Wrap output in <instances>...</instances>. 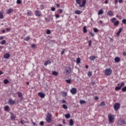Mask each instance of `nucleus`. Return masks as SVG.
<instances>
[{
	"instance_id": "nucleus-1",
	"label": "nucleus",
	"mask_w": 126,
	"mask_h": 126,
	"mask_svg": "<svg viewBox=\"0 0 126 126\" xmlns=\"http://www.w3.org/2000/svg\"><path fill=\"white\" fill-rule=\"evenodd\" d=\"M76 0V2L79 5V7H84L86 4V0Z\"/></svg>"
},
{
	"instance_id": "nucleus-2",
	"label": "nucleus",
	"mask_w": 126,
	"mask_h": 126,
	"mask_svg": "<svg viewBox=\"0 0 126 126\" xmlns=\"http://www.w3.org/2000/svg\"><path fill=\"white\" fill-rule=\"evenodd\" d=\"M108 121L110 124H113L114 121H115V115H113L111 114H108Z\"/></svg>"
},
{
	"instance_id": "nucleus-3",
	"label": "nucleus",
	"mask_w": 126,
	"mask_h": 126,
	"mask_svg": "<svg viewBox=\"0 0 126 126\" xmlns=\"http://www.w3.org/2000/svg\"><path fill=\"white\" fill-rule=\"evenodd\" d=\"M116 20L117 19H116V18H113L110 20V21L112 23H113L114 26L117 27L119 26V24H120V22Z\"/></svg>"
},
{
	"instance_id": "nucleus-4",
	"label": "nucleus",
	"mask_w": 126,
	"mask_h": 126,
	"mask_svg": "<svg viewBox=\"0 0 126 126\" xmlns=\"http://www.w3.org/2000/svg\"><path fill=\"white\" fill-rule=\"evenodd\" d=\"M112 72H113V70L111 68L106 69L104 71V75H106L107 76H110L111 74H112Z\"/></svg>"
},
{
	"instance_id": "nucleus-5",
	"label": "nucleus",
	"mask_w": 126,
	"mask_h": 126,
	"mask_svg": "<svg viewBox=\"0 0 126 126\" xmlns=\"http://www.w3.org/2000/svg\"><path fill=\"white\" fill-rule=\"evenodd\" d=\"M46 122L47 123H51L52 122V115L48 113L46 118Z\"/></svg>"
},
{
	"instance_id": "nucleus-6",
	"label": "nucleus",
	"mask_w": 126,
	"mask_h": 126,
	"mask_svg": "<svg viewBox=\"0 0 126 126\" xmlns=\"http://www.w3.org/2000/svg\"><path fill=\"white\" fill-rule=\"evenodd\" d=\"M120 106L121 105L120 104V103H116L114 106V108L115 111H117V110H119V109H120Z\"/></svg>"
},
{
	"instance_id": "nucleus-7",
	"label": "nucleus",
	"mask_w": 126,
	"mask_h": 126,
	"mask_svg": "<svg viewBox=\"0 0 126 126\" xmlns=\"http://www.w3.org/2000/svg\"><path fill=\"white\" fill-rule=\"evenodd\" d=\"M76 92H77L76 89L75 88H72L71 90H70V93L73 94V95H74V94H76Z\"/></svg>"
},
{
	"instance_id": "nucleus-8",
	"label": "nucleus",
	"mask_w": 126,
	"mask_h": 126,
	"mask_svg": "<svg viewBox=\"0 0 126 126\" xmlns=\"http://www.w3.org/2000/svg\"><path fill=\"white\" fill-rule=\"evenodd\" d=\"M35 14L36 16L40 17L42 13H41V11L38 10H36L35 11Z\"/></svg>"
},
{
	"instance_id": "nucleus-9",
	"label": "nucleus",
	"mask_w": 126,
	"mask_h": 126,
	"mask_svg": "<svg viewBox=\"0 0 126 126\" xmlns=\"http://www.w3.org/2000/svg\"><path fill=\"white\" fill-rule=\"evenodd\" d=\"M8 103L9 105H13L14 104H15V100L10 99L8 101Z\"/></svg>"
},
{
	"instance_id": "nucleus-10",
	"label": "nucleus",
	"mask_w": 126,
	"mask_h": 126,
	"mask_svg": "<svg viewBox=\"0 0 126 126\" xmlns=\"http://www.w3.org/2000/svg\"><path fill=\"white\" fill-rule=\"evenodd\" d=\"M3 58L4 59H9V58H10V54H9V53H6L3 56Z\"/></svg>"
},
{
	"instance_id": "nucleus-11",
	"label": "nucleus",
	"mask_w": 126,
	"mask_h": 126,
	"mask_svg": "<svg viewBox=\"0 0 126 126\" xmlns=\"http://www.w3.org/2000/svg\"><path fill=\"white\" fill-rule=\"evenodd\" d=\"M107 15L109 16H114V12L112 11H108L107 12Z\"/></svg>"
},
{
	"instance_id": "nucleus-12",
	"label": "nucleus",
	"mask_w": 126,
	"mask_h": 126,
	"mask_svg": "<svg viewBox=\"0 0 126 126\" xmlns=\"http://www.w3.org/2000/svg\"><path fill=\"white\" fill-rule=\"evenodd\" d=\"M38 95L40 98H44L45 97V94L43 93H38Z\"/></svg>"
},
{
	"instance_id": "nucleus-13",
	"label": "nucleus",
	"mask_w": 126,
	"mask_h": 126,
	"mask_svg": "<svg viewBox=\"0 0 126 126\" xmlns=\"http://www.w3.org/2000/svg\"><path fill=\"white\" fill-rule=\"evenodd\" d=\"M6 12L7 14H9V13H11L12 12V9L9 8L6 10Z\"/></svg>"
},
{
	"instance_id": "nucleus-14",
	"label": "nucleus",
	"mask_w": 126,
	"mask_h": 126,
	"mask_svg": "<svg viewBox=\"0 0 126 126\" xmlns=\"http://www.w3.org/2000/svg\"><path fill=\"white\" fill-rule=\"evenodd\" d=\"M51 63V61L50 60H47L46 61L45 63H44V65L45 66H47V65H48V64H50Z\"/></svg>"
},
{
	"instance_id": "nucleus-15",
	"label": "nucleus",
	"mask_w": 126,
	"mask_h": 126,
	"mask_svg": "<svg viewBox=\"0 0 126 126\" xmlns=\"http://www.w3.org/2000/svg\"><path fill=\"white\" fill-rule=\"evenodd\" d=\"M83 33H84V34L87 33V28L86 27V26H84L83 27Z\"/></svg>"
},
{
	"instance_id": "nucleus-16",
	"label": "nucleus",
	"mask_w": 126,
	"mask_h": 126,
	"mask_svg": "<svg viewBox=\"0 0 126 126\" xmlns=\"http://www.w3.org/2000/svg\"><path fill=\"white\" fill-rule=\"evenodd\" d=\"M103 13H104V11L103 9H101L98 12V15H101V14H103Z\"/></svg>"
},
{
	"instance_id": "nucleus-17",
	"label": "nucleus",
	"mask_w": 126,
	"mask_h": 126,
	"mask_svg": "<svg viewBox=\"0 0 126 126\" xmlns=\"http://www.w3.org/2000/svg\"><path fill=\"white\" fill-rule=\"evenodd\" d=\"M123 31V28L121 27L119 29V31L117 32V36H119L120 35V34L121 33V32H122V31Z\"/></svg>"
},
{
	"instance_id": "nucleus-18",
	"label": "nucleus",
	"mask_w": 126,
	"mask_h": 126,
	"mask_svg": "<svg viewBox=\"0 0 126 126\" xmlns=\"http://www.w3.org/2000/svg\"><path fill=\"white\" fill-rule=\"evenodd\" d=\"M83 12L82 11L77 10L75 11V14H81Z\"/></svg>"
},
{
	"instance_id": "nucleus-19",
	"label": "nucleus",
	"mask_w": 126,
	"mask_h": 126,
	"mask_svg": "<svg viewBox=\"0 0 126 126\" xmlns=\"http://www.w3.org/2000/svg\"><path fill=\"white\" fill-rule=\"evenodd\" d=\"M3 16V12L2 11H0V19H3L4 18Z\"/></svg>"
},
{
	"instance_id": "nucleus-20",
	"label": "nucleus",
	"mask_w": 126,
	"mask_h": 126,
	"mask_svg": "<svg viewBox=\"0 0 126 126\" xmlns=\"http://www.w3.org/2000/svg\"><path fill=\"white\" fill-rule=\"evenodd\" d=\"M115 63H119V62H121V59L119 57H116L115 58Z\"/></svg>"
},
{
	"instance_id": "nucleus-21",
	"label": "nucleus",
	"mask_w": 126,
	"mask_h": 126,
	"mask_svg": "<svg viewBox=\"0 0 126 126\" xmlns=\"http://www.w3.org/2000/svg\"><path fill=\"white\" fill-rule=\"evenodd\" d=\"M95 59H96V57L94 56H92L89 57V59L91 61H94V60H95Z\"/></svg>"
},
{
	"instance_id": "nucleus-22",
	"label": "nucleus",
	"mask_w": 126,
	"mask_h": 126,
	"mask_svg": "<svg viewBox=\"0 0 126 126\" xmlns=\"http://www.w3.org/2000/svg\"><path fill=\"white\" fill-rule=\"evenodd\" d=\"M67 95V93L65 92H62V96L63 97H66V96Z\"/></svg>"
},
{
	"instance_id": "nucleus-23",
	"label": "nucleus",
	"mask_w": 126,
	"mask_h": 126,
	"mask_svg": "<svg viewBox=\"0 0 126 126\" xmlns=\"http://www.w3.org/2000/svg\"><path fill=\"white\" fill-rule=\"evenodd\" d=\"M100 107H104V106H106V103H105V101H102L100 104Z\"/></svg>"
},
{
	"instance_id": "nucleus-24",
	"label": "nucleus",
	"mask_w": 126,
	"mask_h": 126,
	"mask_svg": "<svg viewBox=\"0 0 126 126\" xmlns=\"http://www.w3.org/2000/svg\"><path fill=\"white\" fill-rule=\"evenodd\" d=\"M52 74L53 75H55V76H57L59 74V73L56 71H54L52 72Z\"/></svg>"
},
{
	"instance_id": "nucleus-25",
	"label": "nucleus",
	"mask_w": 126,
	"mask_h": 126,
	"mask_svg": "<svg viewBox=\"0 0 126 126\" xmlns=\"http://www.w3.org/2000/svg\"><path fill=\"white\" fill-rule=\"evenodd\" d=\"M17 94H18V97H22V93H21V92H18L17 93Z\"/></svg>"
},
{
	"instance_id": "nucleus-26",
	"label": "nucleus",
	"mask_w": 126,
	"mask_h": 126,
	"mask_svg": "<svg viewBox=\"0 0 126 126\" xmlns=\"http://www.w3.org/2000/svg\"><path fill=\"white\" fill-rule=\"evenodd\" d=\"M65 118L66 119H69L70 118V114H66L65 115Z\"/></svg>"
},
{
	"instance_id": "nucleus-27",
	"label": "nucleus",
	"mask_w": 126,
	"mask_h": 126,
	"mask_svg": "<svg viewBox=\"0 0 126 126\" xmlns=\"http://www.w3.org/2000/svg\"><path fill=\"white\" fill-rule=\"evenodd\" d=\"M15 118H16L15 115H14L13 114H11V120H14V119H15Z\"/></svg>"
},
{
	"instance_id": "nucleus-28",
	"label": "nucleus",
	"mask_w": 126,
	"mask_h": 126,
	"mask_svg": "<svg viewBox=\"0 0 126 126\" xmlns=\"http://www.w3.org/2000/svg\"><path fill=\"white\" fill-rule=\"evenodd\" d=\"M69 123L70 126H73V120L72 119H70Z\"/></svg>"
},
{
	"instance_id": "nucleus-29",
	"label": "nucleus",
	"mask_w": 126,
	"mask_h": 126,
	"mask_svg": "<svg viewBox=\"0 0 126 126\" xmlns=\"http://www.w3.org/2000/svg\"><path fill=\"white\" fill-rule=\"evenodd\" d=\"M5 43H6V41H5V40H2L0 43L1 44V45H4V44H5Z\"/></svg>"
},
{
	"instance_id": "nucleus-30",
	"label": "nucleus",
	"mask_w": 126,
	"mask_h": 126,
	"mask_svg": "<svg viewBox=\"0 0 126 126\" xmlns=\"http://www.w3.org/2000/svg\"><path fill=\"white\" fill-rule=\"evenodd\" d=\"M3 83H4L5 84H7L8 83H9V81H8V80H7V79H5V80H4V81H3Z\"/></svg>"
},
{
	"instance_id": "nucleus-31",
	"label": "nucleus",
	"mask_w": 126,
	"mask_h": 126,
	"mask_svg": "<svg viewBox=\"0 0 126 126\" xmlns=\"http://www.w3.org/2000/svg\"><path fill=\"white\" fill-rule=\"evenodd\" d=\"M76 63H80V58L79 57H78L77 59H76Z\"/></svg>"
},
{
	"instance_id": "nucleus-32",
	"label": "nucleus",
	"mask_w": 126,
	"mask_h": 126,
	"mask_svg": "<svg viewBox=\"0 0 126 126\" xmlns=\"http://www.w3.org/2000/svg\"><path fill=\"white\" fill-rule=\"evenodd\" d=\"M85 103H86V101H85V100H80V104H85Z\"/></svg>"
},
{
	"instance_id": "nucleus-33",
	"label": "nucleus",
	"mask_w": 126,
	"mask_h": 126,
	"mask_svg": "<svg viewBox=\"0 0 126 126\" xmlns=\"http://www.w3.org/2000/svg\"><path fill=\"white\" fill-rule=\"evenodd\" d=\"M65 81L66 83H67L68 84H70V83H71V81H70V79L65 80Z\"/></svg>"
},
{
	"instance_id": "nucleus-34",
	"label": "nucleus",
	"mask_w": 126,
	"mask_h": 126,
	"mask_svg": "<svg viewBox=\"0 0 126 126\" xmlns=\"http://www.w3.org/2000/svg\"><path fill=\"white\" fill-rule=\"evenodd\" d=\"M88 43H89V47H91V45H92V40H90L88 41Z\"/></svg>"
},
{
	"instance_id": "nucleus-35",
	"label": "nucleus",
	"mask_w": 126,
	"mask_h": 126,
	"mask_svg": "<svg viewBox=\"0 0 126 126\" xmlns=\"http://www.w3.org/2000/svg\"><path fill=\"white\" fill-rule=\"evenodd\" d=\"M30 40V36H27V37L24 38L25 41H29Z\"/></svg>"
},
{
	"instance_id": "nucleus-36",
	"label": "nucleus",
	"mask_w": 126,
	"mask_h": 126,
	"mask_svg": "<svg viewBox=\"0 0 126 126\" xmlns=\"http://www.w3.org/2000/svg\"><path fill=\"white\" fill-rule=\"evenodd\" d=\"M8 109H9V106H5V107H4V110H5V111H8Z\"/></svg>"
},
{
	"instance_id": "nucleus-37",
	"label": "nucleus",
	"mask_w": 126,
	"mask_h": 126,
	"mask_svg": "<svg viewBox=\"0 0 126 126\" xmlns=\"http://www.w3.org/2000/svg\"><path fill=\"white\" fill-rule=\"evenodd\" d=\"M66 72H68V73H70L71 72V69H70V67L68 68Z\"/></svg>"
},
{
	"instance_id": "nucleus-38",
	"label": "nucleus",
	"mask_w": 126,
	"mask_h": 126,
	"mask_svg": "<svg viewBox=\"0 0 126 126\" xmlns=\"http://www.w3.org/2000/svg\"><path fill=\"white\" fill-rule=\"evenodd\" d=\"M121 87H115V90H116V91H118V90H121Z\"/></svg>"
},
{
	"instance_id": "nucleus-39",
	"label": "nucleus",
	"mask_w": 126,
	"mask_h": 126,
	"mask_svg": "<svg viewBox=\"0 0 126 126\" xmlns=\"http://www.w3.org/2000/svg\"><path fill=\"white\" fill-rule=\"evenodd\" d=\"M98 31H99V30L98 29H97L96 28H94V32L95 33L98 32Z\"/></svg>"
},
{
	"instance_id": "nucleus-40",
	"label": "nucleus",
	"mask_w": 126,
	"mask_h": 126,
	"mask_svg": "<svg viewBox=\"0 0 126 126\" xmlns=\"http://www.w3.org/2000/svg\"><path fill=\"white\" fill-rule=\"evenodd\" d=\"M88 75L90 77L92 75V71H89L88 73Z\"/></svg>"
},
{
	"instance_id": "nucleus-41",
	"label": "nucleus",
	"mask_w": 126,
	"mask_h": 126,
	"mask_svg": "<svg viewBox=\"0 0 126 126\" xmlns=\"http://www.w3.org/2000/svg\"><path fill=\"white\" fill-rule=\"evenodd\" d=\"M62 107L63 108H64L65 110H66V109H67V106L66 105H65V104H63L62 105Z\"/></svg>"
},
{
	"instance_id": "nucleus-42",
	"label": "nucleus",
	"mask_w": 126,
	"mask_h": 126,
	"mask_svg": "<svg viewBox=\"0 0 126 126\" xmlns=\"http://www.w3.org/2000/svg\"><path fill=\"white\" fill-rule=\"evenodd\" d=\"M122 91H123V92H126V87H124L122 89Z\"/></svg>"
},
{
	"instance_id": "nucleus-43",
	"label": "nucleus",
	"mask_w": 126,
	"mask_h": 126,
	"mask_svg": "<svg viewBox=\"0 0 126 126\" xmlns=\"http://www.w3.org/2000/svg\"><path fill=\"white\" fill-rule=\"evenodd\" d=\"M17 3L18 4H20L21 3H22V1H21V0H17Z\"/></svg>"
},
{
	"instance_id": "nucleus-44",
	"label": "nucleus",
	"mask_w": 126,
	"mask_h": 126,
	"mask_svg": "<svg viewBox=\"0 0 126 126\" xmlns=\"http://www.w3.org/2000/svg\"><path fill=\"white\" fill-rule=\"evenodd\" d=\"M123 86H125V83H124V82H122L119 87H121V88H122V87H123Z\"/></svg>"
},
{
	"instance_id": "nucleus-45",
	"label": "nucleus",
	"mask_w": 126,
	"mask_h": 126,
	"mask_svg": "<svg viewBox=\"0 0 126 126\" xmlns=\"http://www.w3.org/2000/svg\"><path fill=\"white\" fill-rule=\"evenodd\" d=\"M27 14L28 15H31V14H32V11H28V12H27Z\"/></svg>"
},
{
	"instance_id": "nucleus-46",
	"label": "nucleus",
	"mask_w": 126,
	"mask_h": 126,
	"mask_svg": "<svg viewBox=\"0 0 126 126\" xmlns=\"http://www.w3.org/2000/svg\"><path fill=\"white\" fill-rule=\"evenodd\" d=\"M46 34H51V31H50V30H47L46 31Z\"/></svg>"
},
{
	"instance_id": "nucleus-47",
	"label": "nucleus",
	"mask_w": 126,
	"mask_h": 126,
	"mask_svg": "<svg viewBox=\"0 0 126 126\" xmlns=\"http://www.w3.org/2000/svg\"><path fill=\"white\" fill-rule=\"evenodd\" d=\"M89 33L90 34L91 36H92V37H94V35H95V34H94V33H93V32H90Z\"/></svg>"
},
{
	"instance_id": "nucleus-48",
	"label": "nucleus",
	"mask_w": 126,
	"mask_h": 126,
	"mask_svg": "<svg viewBox=\"0 0 126 126\" xmlns=\"http://www.w3.org/2000/svg\"><path fill=\"white\" fill-rule=\"evenodd\" d=\"M122 23H123V24H126V19H123L122 20Z\"/></svg>"
},
{
	"instance_id": "nucleus-49",
	"label": "nucleus",
	"mask_w": 126,
	"mask_h": 126,
	"mask_svg": "<svg viewBox=\"0 0 126 126\" xmlns=\"http://www.w3.org/2000/svg\"><path fill=\"white\" fill-rule=\"evenodd\" d=\"M31 47H32V48H35L36 45L34 44H31Z\"/></svg>"
},
{
	"instance_id": "nucleus-50",
	"label": "nucleus",
	"mask_w": 126,
	"mask_h": 126,
	"mask_svg": "<svg viewBox=\"0 0 126 126\" xmlns=\"http://www.w3.org/2000/svg\"><path fill=\"white\" fill-rule=\"evenodd\" d=\"M59 13H63V10L60 9L58 10Z\"/></svg>"
},
{
	"instance_id": "nucleus-51",
	"label": "nucleus",
	"mask_w": 126,
	"mask_h": 126,
	"mask_svg": "<svg viewBox=\"0 0 126 126\" xmlns=\"http://www.w3.org/2000/svg\"><path fill=\"white\" fill-rule=\"evenodd\" d=\"M21 125H24V120H21Z\"/></svg>"
},
{
	"instance_id": "nucleus-52",
	"label": "nucleus",
	"mask_w": 126,
	"mask_h": 126,
	"mask_svg": "<svg viewBox=\"0 0 126 126\" xmlns=\"http://www.w3.org/2000/svg\"><path fill=\"white\" fill-rule=\"evenodd\" d=\"M55 17L56 18H59L60 17V15H59V14H56Z\"/></svg>"
},
{
	"instance_id": "nucleus-53",
	"label": "nucleus",
	"mask_w": 126,
	"mask_h": 126,
	"mask_svg": "<svg viewBox=\"0 0 126 126\" xmlns=\"http://www.w3.org/2000/svg\"><path fill=\"white\" fill-rule=\"evenodd\" d=\"M64 52H65V49H63L61 52V54L63 55V54H64Z\"/></svg>"
},
{
	"instance_id": "nucleus-54",
	"label": "nucleus",
	"mask_w": 126,
	"mask_h": 126,
	"mask_svg": "<svg viewBox=\"0 0 126 126\" xmlns=\"http://www.w3.org/2000/svg\"><path fill=\"white\" fill-rule=\"evenodd\" d=\"M6 31H7L8 32H9V31H10V30H11V29L10 28H6Z\"/></svg>"
},
{
	"instance_id": "nucleus-55",
	"label": "nucleus",
	"mask_w": 126,
	"mask_h": 126,
	"mask_svg": "<svg viewBox=\"0 0 126 126\" xmlns=\"http://www.w3.org/2000/svg\"><path fill=\"white\" fill-rule=\"evenodd\" d=\"M52 11H55L56 10V8L55 7H53L51 8Z\"/></svg>"
},
{
	"instance_id": "nucleus-56",
	"label": "nucleus",
	"mask_w": 126,
	"mask_h": 126,
	"mask_svg": "<svg viewBox=\"0 0 126 126\" xmlns=\"http://www.w3.org/2000/svg\"><path fill=\"white\" fill-rule=\"evenodd\" d=\"M109 3V0H106L105 1H104V3H105V4H107Z\"/></svg>"
},
{
	"instance_id": "nucleus-57",
	"label": "nucleus",
	"mask_w": 126,
	"mask_h": 126,
	"mask_svg": "<svg viewBox=\"0 0 126 126\" xmlns=\"http://www.w3.org/2000/svg\"><path fill=\"white\" fill-rule=\"evenodd\" d=\"M40 126H44V122L43 121L40 122Z\"/></svg>"
},
{
	"instance_id": "nucleus-58",
	"label": "nucleus",
	"mask_w": 126,
	"mask_h": 126,
	"mask_svg": "<svg viewBox=\"0 0 126 126\" xmlns=\"http://www.w3.org/2000/svg\"><path fill=\"white\" fill-rule=\"evenodd\" d=\"M66 102V101L65 100H64V99H63V100H62V103L63 104L65 103Z\"/></svg>"
},
{
	"instance_id": "nucleus-59",
	"label": "nucleus",
	"mask_w": 126,
	"mask_h": 126,
	"mask_svg": "<svg viewBox=\"0 0 126 126\" xmlns=\"http://www.w3.org/2000/svg\"><path fill=\"white\" fill-rule=\"evenodd\" d=\"M99 99V97H98V96H94V100H98Z\"/></svg>"
},
{
	"instance_id": "nucleus-60",
	"label": "nucleus",
	"mask_w": 126,
	"mask_h": 126,
	"mask_svg": "<svg viewBox=\"0 0 126 126\" xmlns=\"http://www.w3.org/2000/svg\"><path fill=\"white\" fill-rule=\"evenodd\" d=\"M123 1H124L123 0H119V3H122L123 2Z\"/></svg>"
},
{
	"instance_id": "nucleus-61",
	"label": "nucleus",
	"mask_w": 126,
	"mask_h": 126,
	"mask_svg": "<svg viewBox=\"0 0 126 126\" xmlns=\"http://www.w3.org/2000/svg\"><path fill=\"white\" fill-rule=\"evenodd\" d=\"M40 7H41V9H43V8H44V5L43 4H41L40 5Z\"/></svg>"
},
{
	"instance_id": "nucleus-62",
	"label": "nucleus",
	"mask_w": 126,
	"mask_h": 126,
	"mask_svg": "<svg viewBox=\"0 0 126 126\" xmlns=\"http://www.w3.org/2000/svg\"><path fill=\"white\" fill-rule=\"evenodd\" d=\"M4 37L3 36H0V40H2L3 39Z\"/></svg>"
},
{
	"instance_id": "nucleus-63",
	"label": "nucleus",
	"mask_w": 126,
	"mask_h": 126,
	"mask_svg": "<svg viewBox=\"0 0 126 126\" xmlns=\"http://www.w3.org/2000/svg\"><path fill=\"white\" fill-rule=\"evenodd\" d=\"M56 6H57L58 7H60V4H56Z\"/></svg>"
},
{
	"instance_id": "nucleus-64",
	"label": "nucleus",
	"mask_w": 126,
	"mask_h": 126,
	"mask_svg": "<svg viewBox=\"0 0 126 126\" xmlns=\"http://www.w3.org/2000/svg\"><path fill=\"white\" fill-rule=\"evenodd\" d=\"M123 56H126V53L123 52Z\"/></svg>"
}]
</instances>
